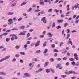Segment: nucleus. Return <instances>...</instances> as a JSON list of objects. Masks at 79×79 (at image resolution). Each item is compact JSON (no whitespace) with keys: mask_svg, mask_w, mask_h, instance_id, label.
<instances>
[{"mask_svg":"<svg viewBox=\"0 0 79 79\" xmlns=\"http://www.w3.org/2000/svg\"><path fill=\"white\" fill-rule=\"evenodd\" d=\"M65 73L66 74H77V73H76L75 72V71L72 70L69 71L68 72H65Z\"/></svg>","mask_w":79,"mask_h":79,"instance_id":"1","label":"nucleus"},{"mask_svg":"<svg viewBox=\"0 0 79 79\" xmlns=\"http://www.w3.org/2000/svg\"><path fill=\"white\" fill-rule=\"evenodd\" d=\"M62 64H59L56 66V68H59V69H61L63 68L62 67H61Z\"/></svg>","mask_w":79,"mask_h":79,"instance_id":"2","label":"nucleus"},{"mask_svg":"<svg viewBox=\"0 0 79 79\" xmlns=\"http://www.w3.org/2000/svg\"><path fill=\"white\" fill-rule=\"evenodd\" d=\"M13 20L12 19H10L8 20V22H10L8 23V24L10 25V24H13Z\"/></svg>","mask_w":79,"mask_h":79,"instance_id":"3","label":"nucleus"},{"mask_svg":"<svg viewBox=\"0 0 79 79\" xmlns=\"http://www.w3.org/2000/svg\"><path fill=\"white\" fill-rule=\"evenodd\" d=\"M78 56V55L76 53H75L74 54V56L75 57L74 58V59H75L76 60H79V57H78V56Z\"/></svg>","mask_w":79,"mask_h":79,"instance_id":"4","label":"nucleus"},{"mask_svg":"<svg viewBox=\"0 0 79 79\" xmlns=\"http://www.w3.org/2000/svg\"><path fill=\"white\" fill-rule=\"evenodd\" d=\"M46 19V18L45 17H43L41 19V21H43V23H44V24L46 23H47V20L45 19Z\"/></svg>","mask_w":79,"mask_h":79,"instance_id":"5","label":"nucleus"},{"mask_svg":"<svg viewBox=\"0 0 79 79\" xmlns=\"http://www.w3.org/2000/svg\"><path fill=\"white\" fill-rule=\"evenodd\" d=\"M10 35V37H11L12 36L13 37H15L14 39L16 40L18 39V36H16V35L15 34H12Z\"/></svg>","mask_w":79,"mask_h":79,"instance_id":"6","label":"nucleus"},{"mask_svg":"<svg viewBox=\"0 0 79 79\" xmlns=\"http://www.w3.org/2000/svg\"><path fill=\"white\" fill-rule=\"evenodd\" d=\"M40 43V41H37V43L35 44V47H37V46H39Z\"/></svg>","mask_w":79,"mask_h":79,"instance_id":"7","label":"nucleus"},{"mask_svg":"<svg viewBox=\"0 0 79 79\" xmlns=\"http://www.w3.org/2000/svg\"><path fill=\"white\" fill-rule=\"evenodd\" d=\"M71 39L70 38H69L68 40H69V41L68 43H67V44H71V45H73V42H72V41H70Z\"/></svg>","mask_w":79,"mask_h":79,"instance_id":"8","label":"nucleus"},{"mask_svg":"<svg viewBox=\"0 0 79 79\" xmlns=\"http://www.w3.org/2000/svg\"><path fill=\"white\" fill-rule=\"evenodd\" d=\"M47 35L49 36V37H52L53 35V34H51V33H48L47 34Z\"/></svg>","mask_w":79,"mask_h":79,"instance_id":"9","label":"nucleus"},{"mask_svg":"<svg viewBox=\"0 0 79 79\" xmlns=\"http://www.w3.org/2000/svg\"><path fill=\"white\" fill-rule=\"evenodd\" d=\"M24 76H26L27 77H30V74H29L28 73H25L24 74Z\"/></svg>","mask_w":79,"mask_h":79,"instance_id":"10","label":"nucleus"},{"mask_svg":"<svg viewBox=\"0 0 79 79\" xmlns=\"http://www.w3.org/2000/svg\"><path fill=\"white\" fill-rule=\"evenodd\" d=\"M63 20H57V21L58 22V23H62L63 22Z\"/></svg>","mask_w":79,"mask_h":79,"instance_id":"11","label":"nucleus"},{"mask_svg":"<svg viewBox=\"0 0 79 79\" xmlns=\"http://www.w3.org/2000/svg\"><path fill=\"white\" fill-rule=\"evenodd\" d=\"M79 3H77L76 5H75L74 8H77L79 7Z\"/></svg>","mask_w":79,"mask_h":79,"instance_id":"12","label":"nucleus"},{"mask_svg":"<svg viewBox=\"0 0 79 79\" xmlns=\"http://www.w3.org/2000/svg\"><path fill=\"white\" fill-rule=\"evenodd\" d=\"M25 35V33H24L21 32L20 34H19V35Z\"/></svg>","mask_w":79,"mask_h":79,"instance_id":"13","label":"nucleus"},{"mask_svg":"<svg viewBox=\"0 0 79 79\" xmlns=\"http://www.w3.org/2000/svg\"><path fill=\"white\" fill-rule=\"evenodd\" d=\"M44 2L42 1H40V5H44Z\"/></svg>","mask_w":79,"mask_h":79,"instance_id":"14","label":"nucleus"},{"mask_svg":"<svg viewBox=\"0 0 79 79\" xmlns=\"http://www.w3.org/2000/svg\"><path fill=\"white\" fill-rule=\"evenodd\" d=\"M0 74L1 75H5V74H6V73L3 72H0Z\"/></svg>","mask_w":79,"mask_h":79,"instance_id":"15","label":"nucleus"},{"mask_svg":"<svg viewBox=\"0 0 79 79\" xmlns=\"http://www.w3.org/2000/svg\"><path fill=\"white\" fill-rule=\"evenodd\" d=\"M14 14V13L13 12H8L7 13V15H13Z\"/></svg>","mask_w":79,"mask_h":79,"instance_id":"16","label":"nucleus"},{"mask_svg":"<svg viewBox=\"0 0 79 79\" xmlns=\"http://www.w3.org/2000/svg\"><path fill=\"white\" fill-rule=\"evenodd\" d=\"M10 56H6L5 58L4 59L5 60H6L7 59H8V58H10Z\"/></svg>","mask_w":79,"mask_h":79,"instance_id":"17","label":"nucleus"},{"mask_svg":"<svg viewBox=\"0 0 79 79\" xmlns=\"http://www.w3.org/2000/svg\"><path fill=\"white\" fill-rule=\"evenodd\" d=\"M48 64V62H45L44 64V67L47 66Z\"/></svg>","mask_w":79,"mask_h":79,"instance_id":"18","label":"nucleus"},{"mask_svg":"<svg viewBox=\"0 0 79 79\" xmlns=\"http://www.w3.org/2000/svg\"><path fill=\"white\" fill-rule=\"evenodd\" d=\"M49 61L51 62H53V61H54V59L53 58H51L50 59Z\"/></svg>","mask_w":79,"mask_h":79,"instance_id":"19","label":"nucleus"},{"mask_svg":"<svg viewBox=\"0 0 79 79\" xmlns=\"http://www.w3.org/2000/svg\"><path fill=\"white\" fill-rule=\"evenodd\" d=\"M26 2H23L22 4H21V6H23V5H26Z\"/></svg>","mask_w":79,"mask_h":79,"instance_id":"20","label":"nucleus"},{"mask_svg":"<svg viewBox=\"0 0 79 79\" xmlns=\"http://www.w3.org/2000/svg\"><path fill=\"white\" fill-rule=\"evenodd\" d=\"M25 28V26H21L20 27V29H23Z\"/></svg>","mask_w":79,"mask_h":79,"instance_id":"21","label":"nucleus"},{"mask_svg":"<svg viewBox=\"0 0 79 79\" xmlns=\"http://www.w3.org/2000/svg\"><path fill=\"white\" fill-rule=\"evenodd\" d=\"M61 76L62 78H64L66 77L67 76L66 75H61Z\"/></svg>","mask_w":79,"mask_h":79,"instance_id":"22","label":"nucleus"},{"mask_svg":"<svg viewBox=\"0 0 79 79\" xmlns=\"http://www.w3.org/2000/svg\"><path fill=\"white\" fill-rule=\"evenodd\" d=\"M69 60L70 61H74V59L73 58H70Z\"/></svg>","mask_w":79,"mask_h":79,"instance_id":"23","label":"nucleus"},{"mask_svg":"<svg viewBox=\"0 0 79 79\" xmlns=\"http://www.w3.org/2000/svg\"><path fill=\"white\" fill-rule=\"evenodd\" d=\"M46 73H50V70L49 69H48L46 70Z\"/></svg>","mask_w":79,"mask_h":79,"instance_id":"24","label":"nucleus"},{"mask_svg":"<svg viewBox=\"0 0 79 79\" xmlns=\"http://www.w3.org/2000/svg\"><path fill=\"white\" fill-rule=\"evenodd\" d=\"M2 35L4 36H6V35H8V33H4Z\"/></svg>","mask_w":79,"mask_h":79,"instance_id":"25","label":"nucleus"},{"mask_svg":"<svg viewBox=\"0 0 79 79\" xmlns=\"http://www.w3.org/2000/svg\"><path fill=\"white\" fill-rule=\"evenodd\" d=\"M4 60H5V58L2 59L0 60V62H2V61H3Z\"/></svg>","mask_w":79,"mask_h":79,"instance_id":"26","label":"nucleus"},{"mask_svg":"<svg viewBox=\"0 0 79 79\" xmlns=\"http://www.w3.org/2000/svg\"><path fill=\"white\" fill-rule=\"evenodd\" d=\"M51 47H52V48H55V44H53L52 45Z\"/></svg>","mask_w":79,"mask_h":79,"instance_id":"27","label":"nucleus"},{"mask_svg":"<svg viewBox=\"0 0 79 79\" xmlns=\"http://www.w3.org/2000/svg\"><path fill=\"white\" fill-rule=\"evenodd\" d=\"M40 52H41V51H40V50H38L36 52V53H40Z\"/></svg>","mask_w":79,"mask_h":79,"instance_id":"28","label":"nucleus"},{"mask_svg":"<svg viewBox=\"0 0 79 79\" xmlns=\"http://www.w3.org/2000/svg\"><path fill=\"white\" fill-rule=\"evenodd\" d=\"M61 26H58L57 27H56V28L57 29H60L61 28Z\"/></svg>","mask_w":79,"mask_h":79,"instance_id":"29","label":"nucleus"},{"mask_svg":"<svg viewBox=\"0 0 79 79\" xmlns=\"http://www.w3.org/2000/svg\"><path fill=\"white\" fill-rule=\"evenodd\" d=\"M72 65H74V66L76 65V63H75V62L74 61H73L72 62Z\"/></svg>","mask_w":79,"mask_h":79,"instance_id":"30","label":"nucleus"},{"mask_svg":"<svg viewBox=\"0 0 79 79\" xmlns=\"http://www.w3.org/2000/svg\"><path fill=\"white\" fill-rule=\"evenodd\" d=\"M70 34H67V37L66 39H68L69 37H70Z\"/></svg>","mask_w":79,"mask_h":79,"instance_id":"31","label":"nucleus"},{"mask_svg":"<svg viewBox=\"0 0 79 79\" xmlns=\"http://www.w3.org/2000/svg\"><path fill=\"white\" fill-rule=\"evenodd\" d=\"M55 23H53L52 25V27H55Z\"/></svg>","mask_w":79,"mask_h":79,"instance_id":"32","label":"nucleus"},{"mask_svg":"<svg viewBox=\"0 0 79 79\" xmlns=\"http://www.w3.org/2000/svg\"><path fill=\"white\" fill-rule=\"evenodd\" d=\"M52 9H49L48 10V12H52Z\"/></svg>","mask_w":79,"mask_h":79,"instance_id":"33","label":"nucleus"},{"mask_svg":"<svg viewBox=\"0 0 79 79\" xmlns=\"http://www.w3.org/2000/svg\"><path fill=\"white\" fill-rule=\"evenodd\" d=\"M33 60L35 61H38V60H37V58H35L33 59Z\"/></svg>","mask_w":79,"mask_h":79,"instance_id":"34","label":"nucleus"},{"mask_svg":"<svg viewBox=\"0 0 79 79\" xmlns=\"http://www.w3.org/2000/svg\"><path fill=\"white\" fill-rule=\"evenodd\" d=\"M51 71L52 73H55V71H54V69H51Z\"/></svg>","mask_w":79,"mask_h":79,"instance_id":"35","label":"nucleus"},{"mask_svg":"<svg viewBox=\"0 0 79 79\" xmlns=\"http://www.w3.org/2000/svg\"><path fill=\"white\" fill-rule=\"evenodd\" d=\"M10 39L9 38H7L6 39V42H9V41H10Z\"/></svg>","mask_w":79,"mask_h":79,"instance_id":"36","label":"nucleus"},{"mask_svg":"<svg viewBox=\"0 0 79 79\" xmlns=\"http://www.w3.org/2000/svg\"><path fill=\"white\" fill-rule=\"evenodd\" d=\"M15 48L17 50H18V49H19V46L18 45L16 46L15 47Z\"/></svg>","mask_w":79,"mask_h":79,"instance_id":"37","label":"nucleus"},{"mask_svg":"<svg viewBox=\"0 0 79 79\" xmlns=\"http://www.w3.org/2000/svg\"><path fill=\"white\" fill-rule=\"evenodd\" d=\"M47 51H48V49H46L44 52V53H46L47 52Z\"/></svg>","mask_w":79,"mask_h":79,"instance_id":"38","label":"nucleus"},{"mask_svg":"<svg viewBox=\"0 0 79 79\" xmlns=\"http://www.w3.org/2000/svg\"><path fill=\"white\" fill-rule=\"evenodd\" d=\"M67 25H68V23H65L64 24V27H66V26H67Z\"/></svg>","mask_w":79,"mask_h":79,"instance_id":"39","label":"nucleus"},{"mask_svg":"<svg viewBox=\"0 0 79 79\" xmlns=\"http://www.w3.org/2000/svg\"><path fill=\"white\" fill-rule=\"evenodd\" d=\"M57 60L58 61H61V59L60 58H58L57 59Z\"/></svg>","mask_w":79,"mask_h":79,"instance_id":"40","label":"nucleus"},{"mask_svg":"<svg viewBox=\"0 0 79 79\" xmlns=\"http://www.w3.org/2000/svg\"><path fill=\"white\" fill-rule=\"evenodd\" d=\"M16 5V3H14L13 4H12L11 6L12 7H13V6H15Z\"/></svg>","mask_w":79,"mask_h":79,"instance_id":"41","label":"nucleus"},{"mask_svg":"<svg viewBox=\"0 0 79 79\" xmlns=\"http://www.w3.org/2000/svg\"><path fill=\"white\" fill-rule=\"evenodd\" d=\"M46 42H44V43L43 44V46H44V47H45L46 46Z\"/></svg>","mask_w":79,"mask_h":79,"instance_id":"42","label":"nucleus"},{"mask_svg":"<svg viewBox=\"0 0 79 79\" xmlns=\"http://www.w3.org/2000/svg\"><path fill=\"white\" fill-rule=\"evenodd\" d=\"M67 57H64L63 58V60H67Z\"/></svg>","mask_w":79,"mask_h":79,"instance_id":"43","label":"nucleus"},{"mask_svg":"<svg viewBox=\"0 0 79 79\" xmlns=\"http://www.w3.org/2000/svg\"><path fill=\"white\" fill-rule=\"evenodd\" d=\"M54 52H58V50H57V49H54L53 50Z\"/></svg>","mask_w":79,"mask_h":79,"instance_id":"44","label":"nucleus"},{"mask_svg":"<svg viewBox=\"0 0 79 79\" xmlns=\"http://www.w3.org/2000/svg\"><path fill=\"white\" fill-rule=\"evenodd\" d=\"M20 53L21 55H25V53L24 52H20Z\"/></svg>","mask_w":79,"mask_h":79,"instance_id":"45","label":"nucleus"},{"mask_svg":"<svg viewBox=\"0 0 79 79\" xmlns=\"http://www.w3.org/2000/svg\"><path fill=\"white\" fill-rule=\"evenodd\" d=\"M75 65L77 66H79V62H77L76 64Z\"/></svg>","mask_w":79,"mask_h":79,"instance_id":"46","label":"nucleus"},{"mask_svg":"<svg viewBox=\"0 0 79 79\" xmlns=\"http://www.w3.org/2000/svg\"><path fill=\"white\" fill-rule=\"evenodd\" d=\"M32 11V8L31 7L29 9L28 11L29 12H30V11Z\"/></svg>","mask_w":79,"mask_h":79,"instance_id":"47","label":"nucleus"},{"mask_svg":"<svg viewBox=\"0 0 79 79\" xmlns=\"http://www.w3.org/2000/svg\"><path fill=\"white\" fill-rule=\"evenodd\" d=\"M79 18V15L77 16L76 18H75L76 20H77V19H78Z\"/></svg>","mask_w":79,"mask_h":79,"instance_id":"48","label":"nucleus"},{"mask_svg":"<svg viewBox=\"0 0 79 79\" xmlns=\"http://www.w3.org/2000/svg\"><path fill=\"white\" fill-rule=\"evenodd\" d=\"M67 33H69L70 32V30L69 29H67Z\"/></svg>","mask_w":79,"mask_h":79,"instance_id":"49","label":"nucleus"},{"mask_svg":"<svg viewBox=\"0 0 79 79\" xmlns=\"http://www.w3.org/2000/svg\"><path fill=\"white\" fill-rule=\"evenodd\" d=\"M69 64V62H67L66 63L65 65L66 66H68Z\"/></svg>","mask_w":79,"mask_h":79,"instance_id":"50","label":"nucleus"},{"mask_svg":"<svg viewBox=\"0 0 79 79\" xmlns=\"http://www.w3.org/2000/svg\"><path fill=\"white\" fill-rule=\"evenodd\" d=\"M21 20H22V18H20L18 19V21H19Z\"/></svg>","mask_w":79,"mask_h":79,"instance_id":"51","label":"nucleus"},{"mask_svg":"<svg viewBox=\"0 0 79 79\" xmlns=\"http://www.w3.org/2000/svg\"><path fill=\"white\" fill-rule=\"evenodd\" d=\"M63 42H61L60 43V47H61L62 45H63Z\"/></svg>","mask_w":79,"mask_h":79,"instance_id":"52","label":"nucleus"},{"mask_svg":"<svg viewBox=\"0 0 79 79\" xmlns=\"http://www.w3.org/2000/svg\"><path fill=\"white\" fill-rule=\"evenodd\" d=\"M32 37H30L28 39V40H32Z\"/></svg>","mask_w":79,"mask_h":79,"instance_id":"53","label":"nucleus"},{"mask_svg":"<svg viewBox=\"0 0 79 79\" xmlns=\"http://www.w3.org/2000/svg\"><path fill=\"white\" fill-rule=\"evenodd\" d=\"M55 11L56 13H58V12H59V11H60L57 10V9H55Z\"/></svg>","mask_w":79,"mask_h":79,"instance_id":"54","label":"nucleus"},{"mask_svg":"<svg viewBox=\"0 0 79 79\" xmlns=\"http://www.w3.org/2000/svg\"><path fill=\"white\" fill-rule=\"evenodd\" d=\"M67 51H65L63 52H62V53H63L64 54H65V53H66Z\"/></svg>","mask_w":79,"mask_h":79,"instance_id":"55","label":"nucleus"},{"mask_svg":"<svg viewBox=\"0 0 79 79\" xmlns=\"http://www.w3.org/2000/svg\"><path fill=\"white\" fill-rule=\"evenodd\" d=\"M20 62L21 63H24V61L23 60H20Z\"/></svg>","mask_w":79,"mask_h":79,"instance_id":"56","label":"nucleus"},{"mask_svg":"<svg viewBox=\"0 0 79 79\" xmlns=\"http://www.w3.org/2000/svg\"><path fill=\"white\" fill-rule=\"evenodd\" d=\"M41 14H45V13L44 11H42L41 12H40Z\"/></svg>","mask_w":79,"mask_h":79,"instance_id":"57","label":"nucleus"},{"mask_svg":"<svg viewBox=\"0 0 79 79\" xmlns=\"http://www.w3.org/2000/svg\"><path fill=\"white\" fill-rule=\"evenodd\" d=\"M4 47L3 46H0V49H2V48H3Z\"/></svg>","mask_w":79,"mask_h":79,"instance_id":"58","label":"nucleus"},{"mask_svg":"<svg viewBox=\"0 0 79 79\" xmlns=\"http://www.w3.org/2000/svg\"><path fill=\"white\" fill-rule=\"evenodd\" d=\"M10 31H11V30H8L7 31H6V32H10Z\"/></svg>","mask_w":79,"mask_h":79,"instance_id":"59","label":"nucleus"},{"mask_svg":"<svg viewBox=\"0 0 79 79\" xmlns=\"http://www.w3.org/2000/svg\"><path fill=\"white\" fill-rule=\"evenodd\" d=\"M30 36V33H28L27 35V37H29Z\"/></svg>","mask_w":79,"mask_h":79,"instance_id":"60","label":"nucleus"},{"mask_svg":"<svg viewBox=\"0 0 79 79\" xmlns=\"http://www.w3.org/2000/svg\"><path fill=\"white\" fill-rule=\"evenodd\" d=\"M64 30H63L62 32V34H64Z\"/></svg>","mask_w":79,"mask_h":79,"instance_id":"61","label":"nucleus"},{"mask_svg":"<svg viewBox=\"0 0 79 79\" xmlns=\"http://www.w3.org/2000/svg\"><path fill=\"white\" fill-rule=\"evenodd\" d=\"M61 18H63V17H64V15L63 14H61Z\"/></svg>","mask_w":79,"mask_h":79,"instance_id":"62","label":"nucleus"},{"mask_svg":"<svg viewBox=\"0 0 79 79\" xmlns=\"http://www.w3.org/2000/svg\"><path fill=\"white\" fill-rule=\"evenodd\" d=\"M39 11H40V10H39V9H37L36 10V12H37V13Z\"/></svg>","mask_w":79,"mask_h":79,"instance_id":"63","label":"nucleus"},{"mask_svg":"<svg viewBox=\"0 0 79 79\" xmlns=\"http://www.w3.org/2000/svg\"><path fill=\"white\" fill-rule=\"evenodd\" d=\"M72 79H74L76 78V77H71Z\"/></svg>","mask_w":79,"mask_h":79,"instance_id":"64","label":"nucleus"}]
</instances>
